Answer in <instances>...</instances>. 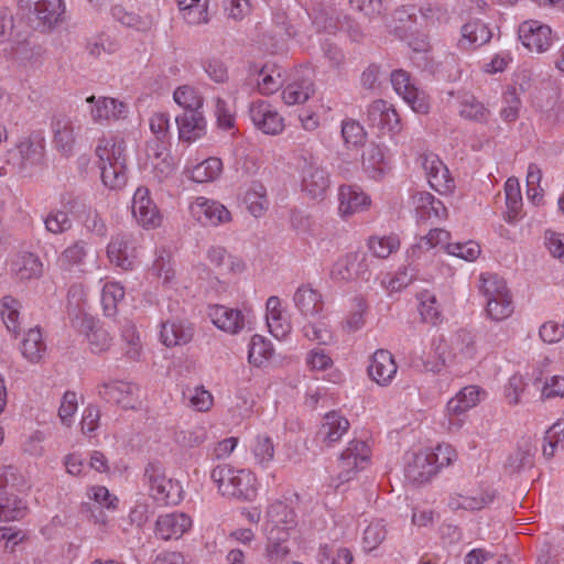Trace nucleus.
Listing matches in <instances>:
<instances>
[{"instance_id": "nucleus-1", "label": "nucleus", "mask_w": 564, "mask_h": 564, "mask_svg": "<svg viewBox=\"0 0 564 564\" xmlns=\"http://www.w3.org/2000/svg\"><path fill=\"white\" fill-rule=\"evenodd\" d=\"M96 155L99 158V169L102 183L112 189L121 188L127 182V165L124 142L111 139L105 145H98Z\"/></svg>"}, {"instance_id": "nucleus-2", "label": "nucleus", "mask_w": 564, "mask_h": 564, "mask_svg": "<svg viewBox=\"0 0 564 564\" xmlns=\"http://www.w3.org/2000/svg\"><path fill=\"white\" fill-rule=\"evenodd\" d=\"M210 477L225 497L249 501L257 495L256 478L248 470H236L227 465L216 466Z\"/></svg>"}, {"instance_id": "nucleus-3", "label": "nucleus", "mask_w": 564, "mask_h": 564, "mask_svg": "<svg viewBox=\"0 0 564 564\" xmlns=\"http://www.w3.org/2000/svg\"><path fill=\"white\" fill-rule=\"evenodd\" d=\"M151 496L162 505H177L182 500L183 489L178 481L167 478L162 467L150 463L144 470Z\"/></svg>"}, {"instance_id": "nucleus-4", "label": "nucleus", "mask_w": 564, "mask_h": 564, "mask_svg": "<svg viewBox=\"0 0 564 564\" xmlns=\"http://www.w3.org/2000/svg\"><path fill=\"white\" fill-rule=\"evenodd\" d=\"M334 281H366L371 278L369 258L364 251H352L340 257L330 270Z\"/></svg>"}, {"instance_id": "nucleus-5", "label": "nucleus", "mask_w": 564, "mask_h": 564, "mask_svg": "<svg viewBox=\"0 0 564 564\" xmlns=\"http://www.w3.org/2000/svg\"><path fill=\"white\" fill-rule=\"evenodd\" d=\"M19 8L28 10V19L35 29L48 30L64 12L63 0H19Z\"/></svg>"}, {"instance_id": "nucleus-6", "label": "nucleus", "mask_w": 564, "mask_h": 564, "mask_svg": "<svg viewBox=\"0 0 564 564\" xmlns=\"http://www.w3.org/2000/svg\"><path fill=\"white\" fill-rule=\"evenodd\" d=\"M368 446L364 441H350L347 448L341 453L339 458L340 471L338 474V487L340 484L349 481L358 469H362V464L368 462Z\"/></svg>"}, {"instance_id": "nucleus-7", "label": "nucleus", "mask_w": 564, "mask_h": 564, "mask_svg": "<svg viewBox=\"0 0 564 564\" xmlns=\"http://www.w3.org/2000/svg\"><path fill=\"white\" fill-rule=\"evenodd\" d=\"M107 256L111 263L122 270H132L135 261V241L130 234H117L107 247Z\"/></svg>"}, {"instance_id": "nucleus-8", "label": "nucleus", "mask_w": 564, "mask_h": 564, "mask_svg": "<svg viewBox=\"0 0 564 564\" xmlns=\"http://www.w3.org/2000/svg\"><path fill=\"white\" fill-rule=\"evenodd\" d=\"M328 173L313 160H304L302 191L312 199H323L329 187Z\"/></svg>"}, {"instance_id": "nucleus-9", "label": "nucleus", "mask_w": 564, "mask_h": 564, "mask_svg": "<svg viewBox=\"0 0 564 564\" xmlns=\"http://www.w3.org/2000/svg\"><path fill=\"white\" fill-rule=\"evenodd\" d=\"M249 116L257 129L265 134H279L284 128L283 118L270 104L263 100L250 105Z\"/></svg>"}, {"instance_id": "nucleus-10", "label": "nucleus", "mask_w": 564, "mask_h": 564, "mask_svg": "<svg viewBox=\"0 0 564 564\" xmlns=\"http://www.w3.org/2000/svg\"><path fill=\"white\" fill-rule=\"evenodd\" d=\"M519 39L530 51L542 53L552 44V31L549 25L530 20L520 25Z\"/></svg>"}, {"instance_id": "nucleus-11", "label": "nucleus", "mask_w": 564, "mask_h": 564, "mask_svg": "<svg viewBox=\"0 0 564 564\" xmlns=\"http://www.w3.org/2000/svg\"><path fill=\"white\" fill-rule=\"evenodd\" d=\"M367 122L371 127L387 129L390 132L401 130L400 117L391 104L378 99L368 106Z\"/></svg>"}, {"instance_id": "nucleus-12", "label": "nucleus", "mask_w": 564, "mask_h": 564, "mask_svg": "<svg viewBox=\"0 0 564 564\" xmlns=\"http://www.w3.org/2000/svg\"><path fill=\"white\" fill-rule=\"evenodd\" d=\"M437 471L438 465H435V458L429 451L413 454L404 469L405 478L419 485L427 482Z\"/></svg>"}, {"instance_id": "nucleus-13", "label": "nucleus", "mask_w": 564, "mask_h": 564, "mask_svg": "<svg viewBox=\"0 0 564 564\" xmlns=\"http://www.w3.org/2000/svg\"><path fill=\"white\" fill-rule=\"evenodd\" d=\"M422 167L425 171L429 184L438 193L451 192L455 187L454 180L449 176L448 169L434 154L422 158Z\"/></svg>"}, {"instance_id": "nucleus-14", "label": "nucleus", "mask_w": 564, "mask_h": 564, "mask_svg": "<svg viewBox=\"0 0 564 564\" xmlns=\"http://www.w3.org/2000/svg\"><path fill=\"white\" fill-rule=\"evenodd\" d=\"M138 387L123 381L104 383L98 388V394L107 402L116 403L124 409L135 408L134 392Z\"/></svg>"}, {"instance_id": "nucleus-15", "label": "nucleus", "mask_w": 564, "mask_h": 564, "mask_svg": "<svg viewBox=\"0 0 564 564\" xmlns=\"http://www.w3.org/2000/svg\"><path fill=\"white\" fill-rule=\"evenodd\" d=\"M349 426V421L345 416L339 412L330 411L323 416L322 424L316 433V440L326 446H330L347 433Z\"/></svg>"}, {"instance_id": "nucleus-16", "label": "nucleus", "mask_w": 564, "mask_h": 564, "mask_svg": "<svg viewBox=\"0 0 564 564\" xmlns=\"http://www.w3.org/2000/svg\"><path fill=\"white\" fill-rule=\"evenodd\" d=\"M397 369L392 354L386 349H378L371 357L368 373L378 384L387 386L395 376Z\"/></svg>"}, {"instance_id": "nucleus-17", "label": "nucleus", "mask_w": 564, "mask_h": 564, "mask_svg": "<svg viewBox=\"0 0 564 564\" xmlns=\"http://www.w3.org/2000/svg\"><path fill=\"white\" fill-rule=\"evenodd\" d=\"M192 525L191 518L185 513L160 516L155 523V533L162 540L180 539Z\"/></svg>"}, {"instance_id": "nucleus-18", "label": "nucleus", "mask_w": 564, "mask_h": 564, "mask_svg": "<svg viewBox=\"0 0 564 564\" xmlns=\"http://www.w3.org/2000/svg\"><path fill=\"white\" fill-rule=\"evenodd\" d=\"M194 336V327L183 319H169L161 325L160 338L166 347L188 344Z\"/></svg>"}, {"instance_id": "nucleus-19", "label": "nucleus", "mask_w": 564, "mask_h": 564, "mask_svg": "<svg viewBox=\"0 0 564 564\" xmlns=\"http://www.w3.org/2000/svg\"><path fill=\"white\" fill-rule=\"evenodd\" d=\"M178 138L185 142H193L206 132V120L202 111L183 112L175 118Z\"/></svg>"}, {"instance_id": "nucleus-20", "label": "nucleus", "mask_w": 564, "mask_h": 564, "mask_svg": "<svg viewBox=\"0 0 564 564\" xmlns=\"http://www.w3.org/2000/svg\"><path fill=\"white\" fill-rule=\"evenodd\" d=\"M293 302L304 317L318 315L323 311L322 294L308 284L297 288L294 293Z\"/></svg>"}, {"instance_id": "nucleus-21", "label": "nucleus", "mask_w": 564, "mask_h": 564, "mask_svg": "<svg viewBox=\"0 0 564 564\" xmlns=\"http://www.w3.org/2000/svg\"><path fill=\"white\" fill-rule=\"evenodd\" d=\"M338 199V209L344 217L362 212L370 205L369 196L351 185H343L339 187Z\"/></svg>"}, {"instance_id": "nucleus-22", "label": "nucleus", "mask_w": 564, "mask_h": 564, "mask_svg": "<svg viewBox=\"0 0 564 564\" xmlns=\"http://www.w3.org/2000/svg\"><path fill=\"white\" fill-rule=\"evenodd\" d=\"M209 315L215 326L230 334H237L245 326V317L239 310L216 305Z\"/></svg>"}, {"instance_id": "nucleus-23", "label": "nucleus", "mask_w": 564, "mask_h": 564, "mask_svg": "<svg viewBox=\"0 0 564 564\" xmlns=\"http://www.w3.org/2000/svg\"><path fill=\"white\" fill-rule=\"evenodd\" d=\"M492 34L489 28L480 20H473L462 26L459 46L465 50L479 47L488 43Z\"/></svg>"}, {"instance_id": "nucleus-24", "label": "nucleus", "mask_w": 564, "mask_h": 564, "mask_svg": "<svg viewBox=\"0 0 564 564\" xmlns=\"http://www.w3.org/2000/svg\"><path fill=\"white\" fill-rule=\"evenodd\" d=\"M86 101L88 104L96 101V106L91 108V116L95 121L100 119H119L124 117L127 112L126 104L115 98L100 97L96 100L95 96H89Z\"/></svg>"}, {"instance_id": "nucleus-25", "label": "nucleus", "mask_w": 564, "mask_h": 564, "mask_svg": "<svg viewBox=\"0 0 564 564\" xmlns=\"http://www.w3.org/2000/svg\"><path fill=\"white\" fill-rule=\"evenodd\" d=\"M196 206L199 208V213L203 214V216H199L198 219L205 226H218L231 220V216L228 209L218 202L199 197L197 198Z\"/></svg>"}, {"instance_id": "nucleus-26", "label": "nucleus", "mask_w": 564, "mask_h": 564, "mask_svg": "<svg viewBox=\"0 0 564 564\" xmlns=\"http://www.w3.org/2000/svg\"><path fill=\"white\" fill-rule=\"evenodd\" d=\"M54 145L65 155H69L75 145V127L68 118H59L52 123Z\"/></svg>"}, {"instance_id": "nucleus-27", "label": "nucleus", "mask_w": 564, "mask_h": 564, "mask_svg": "<svg viewBox=\"0 0 564 564\" xmlns=\"http://www.w3.org/2000/svg\"><path fill=\"white\" fill-rule=\"evenodd\" d=\"M314 94V85L310 77H297L282 93L286 105L304 104Z\"/></svg>"}, {"instance_id": "nucleus-28", "label": "nucleus", "mask_w": 564, "mask_h": 564, "mask_svg": "<svg viewBox=\"0 0 564 564\" xmlns=\"http://www.w3.org/2000/svg\"><path fill=\"white\" fill-rule=\"evenodd\" d=\"M21 351L23 357L30 362L36 364L41 361L46 352V344L43 340L40 328L34 327L28 330L22 340Z\"/></svg>"}, {"instance_id": "nucleus-29", "label": "nucleus", "mask_w": 564, "mask_h": 564, "mask_svg": "<svg viewBox=\"0 0 564 564\" xmlns=\"http://www.w3.org/2000/svg\"><path fill=\"white\" fill-rule=\"evenodd\" d=\"M383 150L377 144H369L362 153V169L371 178H379L387 170Z\"/></svg>"}, {"instance_id": "nucleus-30", "label": "nucleus", "mask_w": 564, "mask_h": 564, "mask_svg": "<svg viewBox=\"0 0 564 564\" xmlns=\"http://www.w3.org/2000/svg\"><path fill=\"white\" fill-rule=\"evenodd\" d=\"M111 14L123 26L139 32H148L153 25V20L150 15H140L133 11L126 10L122 6H115L111 9Z\"/></svg>"}, {"instance_id": "nucleus-31", "label": "nucleus", "mask_w": 564, "mask_h": 564, "mask_svg": "<svg viewBox=\"0 0 564 564\" xmlns=\"http://www.w3.org/2000/svg\"><path fill=\"white\" fill-rule=\"evenodd\" d=\"M243 202L252 216L256 218L261 217L269 205L265 187L259 182H253L247 191Z\"/></svg>"}, {"instance_id": "nucleus-32", "label": "nucleus", "mask_w": 564, "mask_h": 564, "mask_svg": "<svg viewBox=\"0 0 564 564\" xmlns=\"http://www.w3.org/2000/svg\"><path fill=\"white\" fill-rule=\"evenodd\" d=\"M260 78L257 79L259 91L263 95H271L283 86V78L280 68L274 64L261 66Z\"/></svg>"}, {"instance_id": "nucleus-33", "label": "nucleus", "mask_w": 564, "mask_h": 564, "mask_svg": "<svg viewBox=\"0 0 564 564\" xmlns=\"http://www.w3.org/2000/svg\"><path fill=\"white\" fill-rule=\"evenodd\" d=\"M26 507L17 496L0 490V521H14L24 517Z\"/></svg>"}, {"instance_id": "nucleus-34", "label": "nucleus", "mask_w": 564, "mask_h": 564, "mask_svg": "<svg viewBox=\"0 0 564 564\" xmlns=\"http://www.w3.org/2000/svg\"><path fill=\"white\" fill-rule=\"evenodd\" d=\"M83 325L87 329L86 336L93 352L99 354L110 347L111 337L107 329L87 318L83 319Z\"/></svg>"}, {"instance_id": "nucleus-35", "label": "nucleus", "mask_w": 564, "mask_h": 564, "mask_svg": "<svg viewBox=\"0 0 564 564\" xmlns=\"http://www.w3.org/2000/svg\"><path fill=\"white\" fill-rule=\"evenodd\" d=\"M145 153L152 161L154 169H160L162 173L169 174L172 171V164L167 160L166 147L163 139L154 138L147 143Z\"/></svg>"}, {"instance_id": "nucleus-36", "label": "nucleus", "mask_w": 564, "mask_h": 564, "mask_svg": "<svg viewBox=\"0 0 564 564\" xmlns=\"http://www.w3.org/2000/svg\"><path fill=\"white\" fill-rule=\"evenodd\" d=\"M273 355L272 344L261 335H253L249 346L248 360L256 367H261Z\"/></svg>"}, {"instance_id": "nucleus-37", "label": "nucleus", "mask_w": 564, "mask_h": 564, "mask_svg": "<svg viewBox=\"0 0 564 564\" xmlns=\"http://www.w3.org/2000/svg\"><path fill=\"white\" fill-rule=\"evenodd\" d=\"M173 98L184 109V112L200 111L204 102L203 97L189 85L177 87Z\"/></svg>"}, {"instance_id": "nucleus-38", "label": "nucleus", "mask_w": 564, "mask_h": 564, "mask_svg": "<svg viewBox=\"0 0 564 564\" xmlns=\"http://www.w3.org/2000/svg\"><path fill=\"white\" fill-rule=\"evenodd\" d=\"M368 249L379 259H387L391 253L400 248V239L397 235L371 236L368 239Z\"/></svg>"}, {"instance_id": "nucleus-39", "label": "nucleus", "mask_w": 564, "mask_h": 564, "mask_svg": "<svg viewBox=\"0 0 564 564\" xmlns=\"http://www.w3.org/2000/svg\"><path fill=\"white\" fill-rule=\"evenodd\" d=\"M20 302L13 296L6 295L0 301V314L7 329L13 334L20 330L19 310Z\"/></svg>"}, {"instance_id": "nucleus-40", "label": "nucleus", "mask_w": 564, "mask_h": 564, "mask_svg": "<svg viewBox=\"0 0 564 564\" xmlns=\"http://www.w3.org/2000/svg\"><path fill=\"white\" fill-rule=\"evenodd\" d=\"M480 282V290L487 300H489V297H505L510 295L506 281L496 273L481 274Z\"/></svg>"}, {"instance_id": "nucleus-41", "label": "nucleus", "mask_w": 564, "mask_h": 564, "mask_svg": "<svg viewBox=\"0 0 564 564\" xmlns=\"http://www.w3.org/2000/svg\"><path fill=\"white\" fill-rule=\"evenodd\" d=\"M223 170V162L218 158H208L192 171V178L197 183L212 182L216 180Z\"/></svg>"}, {"instance_id": "nucleus-42", "label": "nucleus", "mask_w": 564, "mask_h": 564, "mask_svg": "<svg viewBox=\"0 0 564 564\" xmlns=\"http://www.w3.org/2000/svg\"><path fill=\"white\" fill-rule=\"evenodd\" d=\"M420 302V314L424 322L436 324L441 319V306L436 296L429 292L423 291L417 294Z\"/></svg>"}, {"instance_id": "nucleus-43", "label": "nucleus", "mask_w": 564, "mask_h": 564, "mask_svg": "<svg viewBox=\"0 0 564 564\" xmlns=\"http://www.w3.org/2000/svg\"><path fill=\"white\" fill-rule=\"evenodd\" d=\"M15 274L20 280L39 278L42 274V262L33 253H24L15 262Z\"/></svg>"}, {"instance_id": "nucleus-44", "label": "nucleus", "mask_w": 564, "mask_h": 564, "mask_svg": "<svg viewBox=\"0 0 564 564\" xmlns=\"http://www.w3.org/2000/svg\"><path fill=\"white\" fill-rule=\"evenodd\" d=\"M459 115L468 120L486 121L489 111L473 95L465 94L460 100Z\"/></svg>"}, {"instance_id": "nucleus-45", "label": "nucleus", "mask_w": 564, "mask_h": 564, "mask_svg": "<svg viewBox=\"0 0 564 564\" xmlns=\"http://www.w3.org/2000/svg\"><path fill=\"white\" fill-rule=\"evenodd\" d=\"M268 521L265 525H280L293 528L295 525L294 512L283 502L272 503L267 511Z\"/></svg>"}, {"instance_id": "nucleus-46", "label": "nucleus", "mask_w": 564, "mask_h": 564, "mask_svg": "<svg viewBox=\"0 0 564 564\" xmlns=\"http://www.w3.org/2000/svg\"><path fill=\"white\" fill-rule=\"evenodd\" d=\"M124 296V290L117 283H107L101 292V305L106 316H115L117 313V304Z\"/></svg>"}, {"instance_id": "nucleus-47", "label": "nucleus", "mask_w": 564, "mask_h": 564, "mask_svg": "<svg viewBox=\"0 0 564 564\" xmlns=\"http://www.w3.org/2000/svg\"><path fill=\"white\" fill-rule=\"evenodd\" d=\"M354 11L362 14L369 22H376L383 19L384 8L382 0H349Z\"/></svg>"}, {"instance_id": "nucleus-48", "label": "nucleus", "mask_w": 564, "mask_h": 564, "mask_svg": "<svg viewBox=\"0 0 564 564\" xmlns=\"http://www.w3.org/2000/svg\"><path fill=\"white\" fill-rule=\"evenodd\" d=\"M506 204L508 207L507 220L513 221L522 206L520 184L517 178L510 177L505 185Z\"/></svg>"}, {"instance_id": "nucleus-49", "label": "nucleus", "mask_w": 564, "mask_h": 564, "mask_svg": "<svg viewBox=\"0 0 564 564\" xmlns=\"http://www.w3.org/2000/svg\"><path fill=\"white\" fill-rule=\"evenodd\" d=\"M22 160L25 163L28 173L30 174L31 169L37 165L43 156V145L41 142H35L31 138H24L19 143Z\"/></svg>"}, {"instance_id": "nucleus-50", "label": "nucleus", "mask_w": 564, "mask_h": 564, "mask_svg": "<svg viewBox=\"0 0 564 564\" xmlns=\"http://www.w3.org/2000/svg\"><path fill=\"white\" fill-rule=\"evenodd\" d=\"M488 316L494 321H503L513 312L511 295L505 297H489L486 307Z\"/></svg>"}, {"instance_id": "nucleus-51", "label": "nucleus", "mask_w": 564, "mask_h": 564, "mask_svg": "<svg viewBox=\"0 0 564 564\" xmlns=\"http://www.w3.org/2000/svg\"><path fill=\"white\" fill-rule=\"evenodd\" d=\"M419 12L426 25L441 24L447 22L449 19L447 9L438 3H424L419 8Z\"/></svg>"}, {"instance_id": "nucleus-52", "label": "nucleus", "mask_w": 564, "mask_h": 564, "mask_svg": "<svg viewBox=\"0 0 564 564\" xmlns=\"http://www.w3.org/2000/svg\"><path fill=\"white\" fill-rule=\"evenodd\" d=\"M495 494H481L478 497L459 496L453 498L449 502L452 509L480 510L492 502Z\"/></svg>"}, {"instance_id": "nucleus-53", "label": "nucleus", "mask_w": 564, "mask_h": 564, "mask_svg": "<svg viewBox=\"0 0 564 564\" xmlns=\"http://www.w3.org/2000/svg\"><path fill=\"white\" fill-rule=\"evenodd\" d=\"M8 174L29 175L18 144L7 152L6 165L0 167V176Z\"/></svg>"}, {"instance_id": "nucleus-54", "label": "nucleus", "mask_w": 564, "mask_h": 564, "mask_svg": "<svg viewBox=\"0 0 564 564\" xmlns=\"http://www.w3.org/2000/svg\"><path fill=\"white\" fill-rule=\"evenodd\" d=\"M387 530L382 521L371 522L364 532V550L371 552L386 539Z\"/></svg>"}, {"instance_id": "nucleus-55", "label": "nucleus", "mask_w": 564, "mask_h": 564, "mask_svg": "<svg viewBox=\"0 0 564 564\" xmlns=\"http://www.w3.org/2000/svg\"><path fill=\"white\" fill-rule=\"evenodd\" d=\"M341 135L346 144L358 147L364 144L367 134L359 122L346 120L341 124Z\"/></svg>"}, {"instance_id": "nucleus-56", "label": "nucleus", "mask_w": 564, "mask_h": 564, "mask_svg": "<svg viewBox=\"0 0 564 564\" xmlns=\"http://www.w3.org/2000/svg\"><path fill=\"white\" fill-rule=\"evenodd\" d=\"M453 347L465 358H474L476 355L475 336L467 329H459L454 338Z\"/></svg>"}, {"instance_id": "nucleus-57", "label": "nucleus", "mask_w": 564, "mask_h": 564, "mask_svg": "<svg viewBox=\"0 0 564 564\" xmlns=\"http://www.w3.org/2000/svg\"><path fill=\"white\" fill-rule=\"evenodd\" d=\"M446 251L457 258L466 261H475L480 254V246L475 241H467L465 243L456 242L446 246Z\"/></svg>"}, {"instance_id": "nucleus-58", "label": "nucleus", "mask_w": 564, "mask_h": 564, "mask_svg": "<svg viewBox=\"0 0 564 564\" xmlns=\"http://www.w3.org/2000/svg\"><path fill=\"white\" fill-rule=\"evenodd\" d=\"M7 487L21 490L25 487L24 477L19 473V469L12 465H7L0 468V490Z\"/></svg>"}, {"instance_id": "nucleus-59", "label": "nucleus", "mask_w": 564, "mask_h": 564, "mask_svg": "<svg viewBox=\"0 0 564 564\" xmlns=\"http://www.w3.org/2000/svg\"><path fill=\"white\" fill-rule=\"evenodd\" d=\"M86 246L84 240L75 241L72 246L67 247L59 257L63 265H77L83 263L86 257Z\"/></svg>"}, {"instance_id": "nucleus-60", "label": "nucleus", "mask_w": 564, "mask_h": 564, "mask_svg": "<svg viewBox=\"0 0 564 564\" xmlns=\"http://www.w3.org/2000/svg\"><path fill=\"white\" fill-rule=\"evenodd\" d=\"M253 454L260 464L270 463L274 457V445L272 440L264 434L256 437Z\"/></svg>"}, {"instance_id": "nucleus-61", "label": "nucleus", "mask_w": 564, "mask_h": 564, "mask_svg": "<svg viewBox=\"0 0 564 564\" xmlns=\"http://www.w3.org/2000/svg\"><path fill=\"white\" fill-rule=\"evenodd\" d=\"M208 259L214 264L220 274H225L234 271V261L231 257L227 254V251L221 247H212L208 250Z\"/></svg>"}, {"instance_id": "nucleus-62", "label": "nucleus", "mask_w": 564, "mask_h": 564, "mask_svg": "<svg viewBox=\"0 0 564 564\" xmlns=\"http://www.w3.org/2000/svg\"><path fill=\"white\" fill-rule=\"evenodd\" d=\"M45 228L52 234H62L72 228V220L67 216V212L51 213L45 219Z\"/></svg>"}, {"instance_id": "nucleus-63", "label": "nucleus", "mask_w": 564, "mask_h": 564, "mask_svg": "<svg viewBox=\"0 0 564 564\" xmlns=\"http://www.w3.org/2000/svg\"><path fill=\"white\" fill-rule=\"evenodd\" d=\"M449 237V232L445 229H432L426 236L421 238L420 242L417 243V248L424 249L426 251L438 245H443L446 248L447 245H451L448 242Z\"/></svg>"}, {"instance_id": "nucleus-64", "label": "nucleus", "mask_w": 564, "mask_h": 564, "mask_svg": "<svg viewBox=\"0 0 564 564\" xmlns=\"http://www.w3.org/2000/svg\"><path fill=\"white\" fill-rule=\"evenodd\" d=\"M88 497L94 500L98 508H106L108 510L116 509V503L118 502L117 497H112L104 486L91 487L88 491Z\"/></svg>"}]
</instances>
